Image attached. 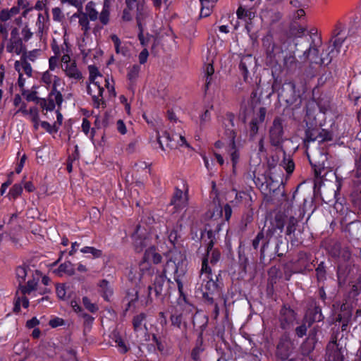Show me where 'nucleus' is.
I'll list each match as a JSON object with an SVG mask.
<instances>
[{
  "label": "nucleus",
  "mask_w": 361,
  "mask_h": 361,
  "mask_svg": "<svg viewBox=\"0 0 361 361\" xmlns=\"http://www.w3.org/2000/svg\"><path fill=\"white\" fill-rule=\"evenodd\" d=\"M200 277L202 278V291L204 301L207 304H213L216 300L214 297H219L221 290L218 276H213L211 267L207 265V259L202 264Z\"/></svg>",
  "instance_id": "f257e3e1"
},
{
  "label": "nucleus",
  "mask_w": 361,
  "mask_h": 361,
  "mask_svg": "<svg viewBox=\"0 0 361 361\" xmlns=\"http://www.w3.org/2000/svg\"><path fill=\"white\" fill-rule=\"evenodd\" d=\"M185 256L180 251H171L170 258L167 260L161 274L165 276L167 274H173L174 277L183 276L185 273Z\"/></svg>",
  "instance_id": "f03ea898"
},
{
  "label": "nucleus",
  "mask_w": 361,
  "mask_h": 361,
  "mask_svg": "<svg viewBox=\"0 0 361 361\" xmlns=\"http://www.w3.org/2000/svg\"><path fill=\"white\" fill-rule=\"evenodd\" d=\"M283 227L284 224L283 221L276 219L275 224H272L271 226L268 228L267 231L266 240L262 244L260 249L261 259L264 257L265 250L273 237H275L276 238L275 253L279 257H282L283 255V252H279L280 245L283 243L281 233L283 232Z\"/></svg>",
  "instance_id": "7ed1b4c3"
},
{
  "label": "nucleus",
  "mask_w": 361,
  "mask_h": 361,
  "mask_svg": "<svg viewBox=\"0 0 361 361\" xmlns=\"http://www.w3.org/2000/svg\"><path fill=\"white\" fill-rule=\"evenodd\" d=\"M343 42V40L340 38L335 39L333 44L329 47L326 56L319 57V50L315 46L310 47L305 54L312 63L327 65L339 52L338 48Z\"/></svg>",
  "instance_id": "20e7f679"
},
{
  "label": "nucleus",
  "mask_w": 361,
  "mask_h": 361,
  "mask_svg": "<svg viewBox=\"0 0 361 361\" xmlns=\"http://www.w3.org/2000/svg\"><path fill=\"white\" fill-rule=\"evenodd\" d=\"M144 261L140 264V271L138 279L140 281L142 279L148 278L152 276L155 273V269L147 262L152 261L154 264H159L161 262V255L157 252L154 246H149L145 250L144 255Z\"/></svg>",
  "instance_id": "39448f33"
},
{
  "label": "nucleus",
  "mask_w": 361,
  "mask_h": 361,
  "mask_svg": "<svg viewBox=\"0 0 361 361\" xmlns=\"http://www.w3.org/2000/svg\"><path fill=\"white\" fill-rule=\"evenodd\" d=\"M284 120L276 117L269 129V139L272 146L279 147L284 140Z\"/></svg>",
  "instance_id": "423d86ee"
},
{
  "label": "nucleus",
  "mask_w": 361,
  "mask_h": 361,
  "mask_svg": "<svg viewBox=\"0 0 361 361\" xmlns=\"http://www.w3.org/2000/svg\"><path fill=\"white\" fill-rule=\"evenodd\" d=\"M332 139L329 131L321 128H308L305 131V142L318 141L322 142Z\"/></svg>",
  "instance_id": "0eeeda50"
},
{
  "label": "nucleus",
  "mask_w": 361,
  "mask_h": 361,
  "mask_svg": "<svg viewBox=\"0 0 361 361\" xmlns=\"http://www.w3.org/2000/svg\"><path fill=\"white\" fill-rule=\"evenodd\" d=\"M158 142L162 149H164L163 142H165L166 146L171 149L176 148L178 145H185L189 147V145L187 143L185 138L182 135L176 134L171 137L169 133H164L161 137H158Z\"/></svg>",
  "instance_id": "6e6552de"
},
{
  "label": "nucleus",
  "mask_w": 361,
  "mask_h": 361,
  "mask_svg": "<svg viewBox=\"0 0 361 361\" xmlns=\"http://www.w3.org/2000/svg\"><path fill=\"white\" fill-rule=\"evenodd\" d=\"M87 93L92 96L93 105L96 108L104 106L105 102L103 98L104 89L101 87L99 81L90 82L87 87Z\"/></svg>",
  "instance_id": "1a4fd4ad"
},
{
  "label": "nucleus",
  "mask_w": 361,
  "mask_h": 361,
  "mask_svg": "<svg viewBox=\"0 0 361 361\" xmlns=\"http://www.w3.org/2000/svg\"><path fill=\"white\" fill-rule=\"evenodd\" d=\"M63 102L61 93L57 90H51L49 94L48 99H42L40 102L41 106L47 111L54 109L56 104L61 105Z\"/></svg>",
  "instance_id": "9d476101"
},
{
  "label": "nucleus",
  "mask_w": 361,
  "mask_h": 361,
  "mask_svg": "<svg viewBox=\"0 0 361 361\" xmlns=\"http://www.w3.org/2000/svg\"><path fill=\"white\" fill-rule=\"evenodd\" d=\"M345 348L337 341H332L327 345V352L330 359L333 361H343L344 357Z\"/></svg>",
  "instance_id": "9b49d317"
},
{
  "label": "nucleus",
  "mask_w": 361,
  "mask_h": 361,
  "mask_svg": "<svg viewBox=\"0 0 361 361\" xmlns=\"http://www.w3.org/2000/svg\"><path fill=\"white\" fill-rule=\"evenodd\" d=\"M296 319L295 312L290 307L283 306L280 311L279 320L281 326L283 329L290 328L293 326Z\"/></svg>",
  "instance_id": "f8f14e48"
},
{
  "label": "nucleus",
  "mask_w": 361,
  "mask_h": 361,
  "mask_svg": "<svg viewBox=\"0 0 361 361\" xmlns=\"http://www.w3.org/2000/svg\"><path fill=\"white\" fill-rule=\"evenodd\" d=\"M207 235L209 239H210L207 249V255L202 259V262L205 259H207V265H209V262L211 264H215L220 259V252L219 251L213 249L214 242L212 240L213 232L212 231H208L207 232Z\"/></svg>",
  "instance_id": "ddd939ff"
},
{
  "label": "nucleus",
  "mask_w": 361,
  "mask_h": 361,
  "mask_svg": "<svg viewBox=\"0 0 361 361\" xmlns=\"http://www.w3.org/2000/svg\"><path fill=\"white\" fill-rule=\"evenodd\" d=\"M18 30L16 27L12 29L11 32V38L6 45V51L9 53H16L20 54L21 53L22 39L18 36Z\"/></svg>",
  "instance_id": "4468645a"
},
{
  "label": "nucleus",
  "mask_w": 361,
  "mask_h": 361,
  "mask_svg": "<svg viewBox=\"0 0 361 361\" xmlns=\"http://www.w3.org/2000/svg\"><path fill=\"white\" fill-rule=\"evenodd\" d=\"M165 277L162 274H156L152 286H148V297L150 299H152V290H154L155 297H158L163 293Z\"/></svg>",
  "instance_id": "2eb2a0df"
},
{
  "label": "nucleus",
  "mask_w": 361,
  "mask_h": 361,
  "mask_svg": "<svg viewBox=\"0 0 361 361\" xmlns=\"http://www.w3.org/2000/svg\"><path fill=\"white\" fill-rule=\"evenodd\" d=\"M171 203L177 209L185 207L188 204V190L183 192L181 190L176 188Z\"/></svg>",
  "instance_id": "dca6fc26"
},
{
  "label": "nucleus",
  "mask_w": 361,
  "mask_h": 361,
  "mask_svg": "<svg viewBox=\"0 0 361 361\" xmlns=\"http://www.w3.org/2000/svg\"><path fill=\"white\" fill-rule=\"evenodd\" d=\"M225 126H226V134L229 138V144L232 145V142H235V138L236 136V133L235 132V130L233 128L234 127V115L232 114H228L226 116L225 118V122H224Z\"/></svg>",
  "instance_id": "f3484780"
},
{
  "label": "nucleus",
  "mask_w": 361,
  "mask_h": 361,
  "mask_svg": "<svg viewBox=\"0 0 361 361\" xmlns=\"http://www.w3.org/2000/svg\"><path fill=\"white\" fill-rule=\"evenodd\" d=\"M41 80L47 88L51 87V90H57V87L61 85L60 78L53 75L49 71L43 73Z\"/></svg>",
  "instance_id": "a211bd4d"
},
{
  "label": "nucleus",
  "mask_w": 361,
  "mask_h": 361,
  "mask_svg": "<svg viewBox=\"0 0 361 361\" xmlns=\"http://www.w3.org/2000/svg\"><path fill=\"white\" fill-rule=\"evenodd\" d=\"M307 156L310 164L313 166L319 169L325 167V162L327 160V156L326 154L317 151L314 152L312 157L309 154Z\"/></svg>",
  "instance_id": "6ab92c4d"
},
{
  "label": "nucleus",
  "mask_w": 361,
  "mask_h": 361,
  "mask_svg": "<svg viewBox=\"0 0 361 361\" xmlns=\"http://www.w3.org/2000/svg\"><path fill=\"white\" fill-rule=\"evenodd\" d=\"M255 64V60L252 55H245L242 57L239 68L242 71L244 79L245 80L249 73V68L253 67Z\"/></svg>",
  "instance_id": "aec40b11"
},
{
  "label": "nucleus",
  "mask_w": 361,
  "mask_h": 361,
  "mask_svg": "<svg viewBox=\"0 0 361 361\" xmlns=\"http://www.w3.org/2000/svg\"><path fill=\"white\" fill-rule=\"evenodd\" d=\"M62 68L65 71L66 75L71 79L79 80L82 78V73L77 68L75 61L71 62L70 64H66Z\"/></svg>",
  "instance_id": "412c9836"
},
{
  "label": "nucleus",
  "mask_w": 361,
  "mask_h": 361,
  "mask_svg": "<svg viewBox=\"0 0 361 361\" xmlns=\"http://www.w3.org/2000/svg\"><path fill=\"white\" fill-rule=\"evenodd\" d=\"M99 292L106 300H109L113 295V288L109 282L106 279H102L98 283Z\"/></svg>",
  "instance_id": "4be33fe9"
},
{
  "label": "nucleus",
  "mask_w": 361,
  "mask_h": 361,
  "mask_svg": "<svg viewBox=\"0 0 361 361\" xmlns=\"http://www.w3.org/2000/svg\"><path fill=\"white\" fill-rule=\"evenodd\" d=\"M298 63L295 56L290 53L284 56L283 67L288 72H293L297 69Z\"/></svg>",
  "instance_id": "5701e85b"
},
{
  "label": "nucleus",
  "mask_w": 361,
  "mask_h": 361,
  "mask_svg": "<svg viewBox=\"0 0 361 361\" xmlns=\"http://www.w3.org/2000/svg\"><path fill=\"white\" fill-rule=\"evenodd\" d=\"M15 69L18 73H22V71L28 77L32 76V69L28 61H26L24 59H20V61H16L14 64Z\"/></svg>",
  "instance_id": "b1692460"
},
{
  "label": "nucleus",
  "mask_w": 361,
  "mask_h": 361,
  "mask_svg": "<svg viewBox=\"0 0 361 361\" xmlns=\"http://www.w3.org/2000/svg\"><path fill=\"white\" fill-rule=\"evenodd\" d=\"M223 212H224L225 219L228 221L231 216L232 209L231 206L228 204H226L224 208L221 207L220 206L215 207L211 217L216 219V218L222 216Z\"/></svg>",
  "instance_id": "393cba45"
},
{
  "label": "nucleus",
  "mask_w": 361,
  "mask_h": 361,
  "mask_svg": "<svg viewBox=\"0 0 361 361\" xmlns=\"http://www.w3.org/2000/svg\"><path fill=\"white\" fill-rule=\"evenodd\" d=\"M39 279H35V277H32V279H29L26 285L21 284L19 286V289L22 293V295H29L36 289V286L37 285Z\"/></svg>",
  "instance_id": "a878e982"
},
{
  "label": "nucleus",
  "mask_w": 361,
  "mask_h": 361,
  "mask_svg": "<svg viewBox=\"0 0 361 361\" xmlns=\"http://www.w3.org/2000/svg\"><path fill=\"white\" fill-rule=\"evenodd\" d=\"M111 39L114 43L116 53L126 56L128 54V49L125 45L122 44L118 36L116 35H111Z\"/></svg>",
  "instance_id": "bb28decb"
},
{
  "label": "nucleus",
  "mask_w": 361,
  "mask_h": 361,
  "mask_svg": "<svg viewBox=\"0 0 361 361\" xmlns=\"http://www.w3.org/2000/svg\"><path fill=\"white\" fill-rule=\"evenodd\" d=\"M218 0H200L201 2V11H200V16L201 17H207L209 16L212 11L213 8L214 7V5L216 2Z\"/></svg>",
  "instance_id": "cd10ccee"
},
{
  "label": "nucleus",
  "mask_w": 361,
  "mask_h": 361,
  "mask_svg": "<svg viewBox=\"0 0 361 361\" xmlns=\"http://www.w3.org/2000/svg\"><path fill=\"white\" fill-rule=\"evenodd\" d=\"M140 228V226H137V231L133 235V237L134 238V240H135V242H134L135 249L136 252H137L142 251L143 249L145 248L149 245V240L147 238H145L144 239H142V238H137V236L138 235Z\"/></svg>",
  "instance_id": "c85d7f7f"
},
{
  "label": "nucleus",
  "mask_w": 361,
  "mask_h": 361,
  "mask_svg": "<svg viewBox=\"0 0 361 361\" xmlns=\"http://www.w3.org/2000/svg\"><path fill=\"white\" fill-rule=\"evenodd\" d=\"M110 6L109 0L104 1L103 8L98 15V19L103 25H107L109 22Z\"/></svg>",
  "instance_id": "c756f323"
},
{
  "label": "nucleus",
  "mask_w": 361,
  "mask_h": 361,
  "mask_svg": "<svg viewBox=\"0 0 361 361\" xmlns=\"http://www.w3.org/2000/svg\"><path fill=\"white\" fill-rule=\"evenodd\" d=\"M98 15L96 4L93 1L88 2L85 6V14L84 16L88 17L92 21H95L98 19Z\"/></svg>",
  "instance_id": "7c9ffc66"
},
{
  "label": "nucleus",
  "mask_w": 361,
  "mask_h": 361,
  "mask_svg": "<svg viewBox=\"0 0 361 361\" xmlns=\"http://www.w3.org/2000/svg\"><path fill=\"white\" fill-rule=\"evenodd\" d=\"M30 272L31 270L28 267L20 266L16 269V278L19 286L25 282L26 276L29 275Z\"/></svg>",
  "instance_id": "2f4dec72"
},
{
  "label": "nucleus",
  "mask_w": 361,
  "mask_h": 361,
  "mask_svg": "<svg viewBox=\"0 0 361 361\" xmlns=\"http://www.w3.org/2000/svg\"><path fill=\"white\" fill-rule=\"evenodd\" d=\"M56 271L59 275H61L63 273L66 274L68 276H73L75 274L74 266L71 262H66L60 264Z\"/></svg>",
  "instance_id": "473e14b6"
},
{
  "label": "nucleus",
  "mask_w": 361,
  "mask_h": 361,
  "mask_svg": "<svg viewBox=\"0 0 361 361\" xmlns=\"http://www.w3.org/2000/svg\"><path fill=\"white\" fill-rule=\"evenodd\" d=\"M146 315L144 313H140L134 317L133 319V324L135 331H140L142 329L143 326H145V324H143Z\"/></svg>",
  "instance_id": "72a5a7b5"
},
{
  "label": "nucleus",
  "mask_w": 361,
  "mask_h": 361,
  "mask_svg": "<svg viewBox=\"0 0 361 361\" xmlns=\"http://www.w3.org/2000/svg\"><path fill=\"white\" fill-rule=\"evenodd\" d=\"M79 316L83 319V331L85 334L90 331L94 318L85 312H82Z\"/></svg>",
  "instance_id": "f704fd0d"
},
{
  "label": "nucleus",
  "mask_w": 361,
  "mask_h": 361,
  "mask_svg": "<svg viewBox=\"0 0 361 361\" xmlns=\"http://www.w3.org/2000/svg\"><path fill=\"white\" fill-rule=\"evenodd\" d=\"M226 151L229 153L231 159L232 161L233 167L235 168L239 159V153L236 149L235 143L232 142V145H228V148Z\"/></svg>",
  "instance_id": "c9c22d12"
},
{
  "label": "nucleus",
  "mask_w": 361,
  "mask_h": 361,
  "mask_svg": "<svg viewBox=\"0 0 361 361\" xmlns=\"http://www.w3.org/2000/svg\"><path fill=\"white\" fill-rule=\"evenodd\" d=\"M277 355L281 357L282 361H297L295 358H290L288 360L289 357V353L286 349H285L283 343H279L277 347Z\"/></svg>",
  "instance_id": "e433bc0d"
},
{
  "label": "nucleus",
  "mask_w": 361,
  "mask_h": 361,
  "mask_svg": "<svg viewBox=\"0 0 361 361\" xmlns=\"http://www.w3.org/2000/svg\"><path fill=\"white\" fill-rule=\"evenodd\" d=\"M23 306L25 308H27L29 306L28 299L25 297V295H22V297H18L16 299L14 303L13 311L15 312H18L20 310V306Z\"/></svg>",
  "instance_id": "4c0bfd02"
},
{
  "label": "nucleus",
  "mask_w": 361,
  "mask_h": 361,
  "mask_svg": "<svg viewBox=\"0 0 361 361\" xmlns=\"http://www.w3.org/2000/svg\"><path fill=\"white\" fill-rule=\"evenodd\" d=\"M280 166H282L288 174L292 173L295 169V164L293 160L290 157H286V156H284Z\"/></svg>",
  "instance_id": "58836bf2"
},
{
  "label": "nucleus",
  "mask_w": 361,
  "mask_h": 361,
  "mask_svg": "<svg viewBox=\"0 0 361 361\" xmlns=\"http://www.w3.org/2000/svg\"><path fill=\"white\" fill-rule=\"evenodd\" d=\"M140 71V66L138 65H133V66L128 68V78L130 81L135 80L139 75V73Z\"/></svg>",
  "instance_id": "ea45409f"
},
{
  "label": "nucleus",
  "mask_w": 361,
  "mask_h": 361,
  "mask_svg": "<svg viewBox=\"0 0 361 361\" xmlns=\"http://www.w3.org/2000/svg\"><path fill=\"white\" fill-rule=\"evenodd\" d=\"M22 192L23 187L21 184H15L13 185L8 192L9 198L15 200L21 195Z\"/></svg>",
  "instance_id": "a19ab883"
},
{
  "label": "nucleus",
  "mask_w": 361,
  "mask_h": 361,
  "mask_svg": "<svg viewBox=\"0 0 361 361\" xmlns=\"http://www.w3.org/2000/svg\"><path fill=\"white\" fill-rule=\"evenodd\" d=\"M298 221L294 216H290L288 219V225L286 227V235H289L294 233L298 225Z\"/></svg>",
  "instance_id": "79ce46f5"
},
{
  "label": "nucleus",
  "mask_w": 361,
  "mask_h": 361,
  "mask_svg": "<svg viewBox=\"0 0 361 361\" xmlns=\"http://www.w3.org/2000/svg\"><path fill=\"white\" fill-rule=\"evenodd\" d=\"M202 342L200 341L197 343L196 346L192 349L191 353V357L194 361H199L200 354L203 352Z\"/></svg>",
  "instance_id": "37998d69"
},
{
  "label": "nucleus",
  "mask_w": 361,
  "mask_h": 361,
  "mask_svg": "<svg viewBox=\"0 0 361 361\" xmlns=\"http://www.w3.org/2000/svg\"><path fill=\"white\" fill-rule=\"evenodd\" d=\"M317 330L316 328L314 327L312 330H310L308 337L306 340V343L310 344L309 350H311L314 348V344L317 341L316 338Z\"/></svg>",
  "instance_id": "c03bdc74"
},
{
  "label": "nucleus",
  "mask_w": 361,
  "mask_h": 361,
  "mask_svg": "<svg viewBox=\"0 0 361 361\" xmlns=\"http://www.w3.org/2000/svg\"><path fill=\"white\" fill-rule=\"evenodd\" d=\"M82 303L85 308L92 313H95L98 310L97 305L92 303L87 297L82 298Z\"/></svg>",
  "instance_id": "a18cd8bd"
},
{
  "label": "nucleus",
  "mask_w": 361,
  "mask_h": 361,
  "mask_svg": "<svg viewBox=\"0 0 361 361\" xmlns=\"http://www.w3.org/2000/svg\"><path fill=\"white\" fill-rule=\"evenodd\" d=\"M90 76L89 80L90 82H98V78L102 79V77L99 74L98 69L95 66H89Z\"/></svg>",
  "instance_id": "49530a36"
},
{
  "label": "nucleus",
  "mask_w": 361,
  "mask_h": 361,
  "mask_svg": "<svg viewBox=\"0 0 361 361\" xmlns=\"http://www.w3.org/2000/svg\"><path fill=\"white\" fill-rule=\"evenodd\" d=\"M214 73V69L213 66L211 63H209L207 65L206 69H205V75H206V79H205V84L207 88H208L209 85L211 83L212 81V75Z\"/></svg>",
  "instance_id": "de8ad7c7"
},
{
  "label": "nucleus",
  "mask_w": 361,
  "mask_h": 361,
  "mask_svg": "<svg viewBox=\"0 0 361 361\" xmlns=\"http://www.w3.org/2000/svg\"><path fill=\"white\" fill-rule=\"evenodd\" d=\"M82 253H90L93 255L94 257H99L102 255V251L100 250L96 249L93 247H85L80 250Z\"/></svg>",
  "instance_id": "09e8293b"
},
{
  "label": "nucleus",
  "mask_w": 361,
  "mask_h": 361,
  "mask_svg": "<svg viewBox=\"0 0 361 361\" xmlns=\"http://www.w3.org/2000/svg\"><path fill=\"white\" fill-rule=\"evenodd\" d=\"M267 114V109L265 107H260L259 109L258 112L256 114L255 116L252 118V120H256V121L261 124L264 121L265 116Z\"/></svg>",
  "instance_id": "8fccbe9b"
},
{
  "label": "nucleus",
  "mask_w": 361,
  "mask_h": 361,
  "mask_svg": "<svg viewBox=\"0 0 361 361\" xmlns=\"http://www.w3.org/2000/svg\"><path fill=\"white\" fill-rule=\"evenodd\" d=\"M29 114L31 116V120L32 123H34V128L35 130L38 129L39 127V114L36 109H30L29 110Z\"/></svg>",
  "instance_id": "3c124183"
},
{
  "label": "nucleus",
  "mask_w": 361,
  "mask_h": 361,
  "mask_svg": "<svg viewBox=\"0 0 361 361\" xmlns=\"http://www.w3.org/2000/svg\"><path fill=\"white\" fill-rule=\"evenodd\" d=\"M171 324L173 326L180 329L182 324V314H173L171 316Z\"/></svg>",
  "instance_id": "603ef678"
},
{
  "label": "nucleus",
  "mask_w": 361,
  "mask_h": 361,
  "mask_svg": "<svg viewBox=\"0 0 361 361\" xmlns=\"http://www.w3.org/2000/svg\"><path fill=\"white\" fill-rule=\"evenodd\" d=\"M259 126V123H258L256 120L252 119L250 123V137L251 138H253L258 133Z\"/></svg>",
  "instance_id": "864d4df0"
},
{
  "label": "nucleus",
  "mask_w": 361,
  "mask_h": 361,
  "mask_svg": "<svg viewBox=\"0 0 361 361\" xmlns=\"http://www.w3.org/2000/svg\"><path fill=\"white\" fill-rule=\"evenodd\" d=\"M264 234L263 231H261L257 233V236L253 239L252 245L255 250H257L259 247L260 242L262 240V243L265 240Z\"/></svg>",
  "instance_id": "5fc2aeb1"
},
{
  "label": "nucleus",
  "mask_w": 361,
  "mask_h": 361,
  "mask_svg": "<svg viewBox=\"0 0 361 361\" xmlns=\"http://www.w3.org/2000/svg\"><path fill=\"white\" fill-rule=\"evenodd\" d=\"M310 323L311 322L309 323L308 326L304 323L295 329V334L299 338H302L306 335L307 327L310 326Z\"/></svg>",
  "instance_id": "6e6d98bb"
},
{
  "label": "nucleus",
  "mask_w": 361,
  "mask_h": 361,
  "mask_svg": "<svg viewBox=\"0 0 361 361\" xmlns=\"http://www.w3.org/2000/svg\"><path fill=\"white\" fill-rule=\"evenodd\" d=\"M317 277L319 281H322L325 279L326 271L324 266V262H321L316 269Z\"/></svg>",
  "instance_id": "4d7b16f0"
},
{
  "label": "nucleus",
  "mask_w": 361,
  "mask_h": 361,
  "mask_svg": "<svg viewBox=\"0 0 361 361\" xmlns=\"http://www.w3.org/2000/svg\"><path fill=\"white\" fill-rule=\"evenodd\" d=\"M323 318L324 317L322 314L321 308L319 307H315L313 310V315L311 319V322H320L323 319Z\"/></svg>",
  "instance_id": "13d9d810"
},
{
  "label": "nucleus",
  "mask_w": 361,
  "mask_h": 361,
  "mask_svg": "<svg viewBox=\"0 0 361 361\" xmlns=\"http://www.w3.org/2000/svg\"><path fill=\"white\" fill-rule=\"evenodd\" d=\"M37 50H33L28 53H25L21 56L20 59H24L26 61H35L37 56Z\"/></svg>",
  "instance_id": "bf43d9fd"
},
{
  "label": "nucleus",
  "mask_w": 361,
  "mask_h": 361,
  "mask_svg": "<svg viewBox=\"0 0 361 361\" xmlns=\"http://www.w3.org/2000/svg\"><path fill=\"white\" fill-rule=\"evenodd\" d=\"M153 340L156 343L157 349L159 352H161L162 354H169V350L168 349H166L165 344L162 343L161 341L158 340L156 336H153Z\"/></svg>",
  "instance_id": "052dcab7"
},
{
  "label": "nucleus",
  "mask_w": 361,
  "mask_h": 361,
  "mask_svg": "<svg viewBox=\"0 0 361 361\" xmlns=\"http://www.w3.org/2000/svg\"><path fill=\"white\" fill-rule=\"evenodd\" d=\"M0 35L2 37V39H3V42H2V44H1V47L3 48L4 45V42L7 40L8 35V27H7V25L5 23L4 24H0Z\"/></svg>",
  "instance_id": "680f3d73"
},
{
  "label": "nucleus",
  "mask_w": 361,
  "mask_h": 361,
  "mask_svg": "<svg viewBox=\"0 0 361 361\" xmlns=\"http://www.w3.org/2000/svg\"><path fill=\"white\" fill-rule=\"evenodd\" d=\"M79 24L82 27V30L87 32L90 29L89 21L87 16H83L79 19Z\"/></svg>",
  "instance_id": "e2e57ef3"
},
{
  "label": "nucleus",
  "mask_w": 361,
  "mask_h": 361,
  "mask_svg": "<svg viewBox=\"0 0 361 361\" xmlns=\"http://www.w3.org/2000/svg\"><path fill=\"white\" fill-rule=\"evenodd\" d=\"M56 294H57V296L59 297V298L62 299V300L65 299L66 295V291L65 286L63 285H58L56 286Z\"/></svg>",
  "instance_id": "0e129e2a"
},
{
  "label": "nucleus",
  "mask_w": 361,
  "mask_h": 361,
  "mask_svg": "<svg viewBox=\"0 0 361 361\" xmlns=\"http://www.w3.org/2000/svg\"><path fill=\"white\" fill-rule=\"evenodd\" d=\"M32 32L30 31V28L25 25L22 30V35L23 39L27 42L32 37Z\"/></svg>",
  "instance_id": "69168bd1"
},
{
  "label": "nucleus",
  "mask_w": 361,
  "mask_h": 361,
  "mask_svg": "<svg viewBox=\"0 0 361 361\" xmlns=\"http://www.w3.org/2000/svg\"><path fill=\"white\" fill-rule=\"evenodd\" d=\"M116 128L118 132L122 135H125L127 132L126 124L121 119L116 122Z\"/></svg>",
  "instance_id": "338daca9"
},
{
  "label": "nucleus",
  "mask_w": 361,
  "mask_h": 361,
  "mask_svg": "<svg viewBox=\"0 0 361 361\" xmlns=\"http://www.w3.org/2000/svg\"><path fill=\"white\" fill-rule=\"evenodd\" d=\"M149 56V52L147 49H144L139 54V62L140 64L146 63Z\"/></svg>",
  "instance_id": "774afa93"
}]
</instances>
